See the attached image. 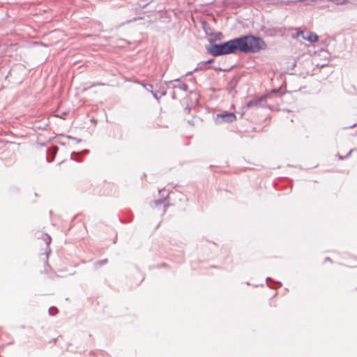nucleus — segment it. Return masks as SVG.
<instances>
[{"instance_id":"obj_3","label":"nucleus","mask_w":357,"mask_h":357,"mask_svg":"<svg viewBox=\"0 0 357 357\" xmlns=\"http://www.w3.org/2000/svg\"><path fill=\"white\" fill-rule=\"evenodd\" d=\"M206 50L214 56L223 55V43L211 44L206 46Z\"/></svg>"},{"instance_id":"obj_20","label":"nucleus","mask_w":357,"mask_h":357,"mask_svg":"<svg viewBox=\"0 0 357 357\" xmlns=\"http://www.w3.org/2000/svg\"><path fill=\"white\" fill-rule=\"evenodd\" d=\"M47 161H48V162H51V161H52V160H49V159H48V158H47Z\"/></svg>"},{"instance_id":"obj_8","label":"nucleus","mask_w":357,"mask_h":357,"mask_svg":"<svg viewBox=\"0 0 357 357\" xmlns=\"http://www.w3.org/2000/svg\"><path fill=\"white\" fill-rule=\"evenodd\" d=\"M223 119V114H218L215 117V123L217 124H220L222 123V120Z\"/></svg>"},{"instance_id":"obj_12","label":"nucleus","mask_w":357,"mask_h":357,"mask_svg":"<svg viewBox=\"0 0 357 357\" xmlns=\"http://www.w3.org/2000/svg\"><path fill=\"white\" fill-rule=\"evenodd\" d=\"M67 137L68 139H73L74 140L75 142H76L77 143H79L81 142V139H77L76 137H72V136H67Z\"/></svg>"},{"instance_id":"obj_16","label":"nucleus","mask_w":357,"mask_h":357,"mask_svg":"<svg viewBox=\"0 0 357 357\" xmlns=\"http://www.w3.org/2000/svg\"><path fill=\"white\" fill-rule=\"evenodd\" d=\"M47 238H48V242L47 243L49 244L51 241V238L50 236H47Z\"/></svg>"},{"instance_id":"obj_18","label":"nucleus","mask_w":357,"mask_h":357,"mask_svg":"<svg viewBox=\"0 0 357 357\" xmlns=\"http://www.w3.org/2000/svg\"><path fill=\"white\" fill-rule=\"evenodd\" d=\"M166 94V92L165 91H163L161 93V96H165Z\"/></svg>"},{"instance_id":"obj_19","label":"nucleus","mask_w":357,"mask_h":357,"mask_svg":"<svg viewBox=\"0 0 357 357\" xmlns=\"http://www.w3.org/2000/svg\"><path fill=\"white\" fill-rule=\"evenodd\" d=\"M146 5L147 4H145V5H143V6L139 5V6L142 7V8H145Z\"/></svg>"},{"instance_id":"obj_11","label":"nucleus","mask_w":357,"mask_h":357,"mask_svg":"<svg viewBox=\"0 0 357 357\" xmlns=\"http://www.w3.org/2000/svg\"><path fill=\"white\" fill-rule=\"evenodd\" d=\"M305 33L304 31H298L297 32L296 35V36H293L294 38H296V37H299V36H302V38H303V36H305Z\"/></svg>"},{"instance_id":"obj_10","label":"nucleus","mask_w":357,"mask_h":357,"mask_svg":"<svg viewBox=\"0 0 357 357\" xmlns=\"http://www.w3.org/2000/svg\"><path fill=\"white\" fill-rule=\"evenodd\" d=\"M332 2H334L337 4H343L346 3V0H330Z\"/></svg>"},{"instance_id":"obj_6","label":"nucleus","mask_w":357,"mask_h":357,"mask_svg":"<svg viewBox=\"0 0 357 357\" xmlns=\"http://www.w3.org/2000/svg\"><path fill=\"white\" fill-rule=\"evenodd\" d=\"M236 119V115L233 112H225V122H233Z\"/></svg>"},{"instance_id":"obj_2","label":"nucleus","mask_w":357,"mask_h":357,"mask_svg":"<svg viewBox=\"0 0 357 357\" xmlns=\"http://www.w3.org/2000/svg\"><path fill=\"white\" fill-rule=\"evenodd\" d=\"M273 93H278V90L274 89L261 97L254 98L246 104V108L265 107L267 100L270 98Z\"/></svg>"},{"instance_id":"obj_15","label":"nucleus","mask_w":357,"mask_h":357,"mask_svg":"<svg viewBox=\"0 0 357 357\" xmlns=\"http://www.w3.org/2000/svg\"><path fill=\"white\" fill-rule=\"evenodd\" d=\"M153 96V97L156 99V100H159V97L158 96V93L156 92H154L153 91V93H151Z\"/></svg>"},{"instance_id":"obj_9","label":"nucleus","mask_w":357,"mask_h":357,"mask_svg":"<svg viewBox=\"0 0 357 357\" xmlns=\"http://www.w3.org/2000/svg\"><path fill=\"white\" fill-rule=\"evenodd\" d=\"M57 311V309L56 307H50L49 309V313L51 314V315H54L55 313Z\"/></svg>"},{"instance_id":"obj_1","label":"nucleus","mask_w":357,"mask_h":357,"mask_svg":"<svg viewBox=\"0 0 357 357\" xmlns=\"http://www.w3.org/2000/svg\"><path fill=\"white\" fill-rule=\"evenodd\" d=\"M266 48V45L263 39L248 35L225 43V54L237 52L256 53Z\"/></svg>"},{"instance_id":"obj_4","label":"nucleus","mask_w":357,"mask_h":357,"mask_svg":"<svg viewBox=\"0 0 357 357\" xmlns=\"http://www.w3.org/2000/svg\"><path fill=\"white\" fill-rule=\"evenodd\" d=\"M214 61H215L214 59H209V60H208L206 61L200 62L198 64V68L200 69V70H206V69H208L209 68H213L215 70H218V71L223 70V69L220 66H218V65L212 66L211 67L208 66V64H211V63H214Z\"/></svg>"},{"instance_id":"obj_14","label":"nucleus","mask_w":357,"mask_h":357,"mask_svg":"<svg viewBox=\"0 0 357 357\" xmlns=\"http://www.w3.org/2000/svg\"><path fill=\"white\" fill-rule=\"evenodd\" d=\"M107 262V259H103V260L98 261L96 264L98 265H103V264H106Z\"/></svg>"},{"instance_id":"obj_13","label":"nucleus","mask_w":357,"mask_h":357,"mask_svg":"<svg viewBox=\"0 0 357 357\" xmlns=\"http://www.w3.org/2000/svg\"><path fill=\"white\" fill-rule=\"evenodd\" d=\"M142 17H134L133 19L132 20H128L127 21V23H130L131 22H136L137 20H142Z\"/></svg>"},{"instance_id":"obj_17","label":"nucleus","mask_w":357,"mask_h":357,"mask_svg":"<svg viewBox=\"0 0 357 357\" xmlns=\"http://www.w3.org/2000/svg\"><path fill=\"white\" fill-rule=\"evenodd\" d=\"M349 1L352 3H357V0H349Z\"/></svg>"},{"instance_id":"obj_5","label":"nucleus","mask_w":357,"mask_h":357,"mask_svg":"<svg viewBox=\"0 0 357 357\" xmlns=\"http://www.w3.org/2000/svg\"><path fill=\"white\" fill-rule=\"evenodd\" d=\"M303 39L312 43H314L318 41L319 36L317 34L313 32H307L305 36H303Z\"/></svg>"},{"instance_id":"obj_7","label":"nucleus","mask_w":357,"mask_h":357,"mask_svg":"<svg viewBox=\"0 0 357 357\" xmlns=\"http://www.w3.org/2000/svg\"><path fill=\"white\" fill-rule=\"evenodd\" d=\"M142 86L146 89L148 91L151 92V93H153V84H142Z\"/></svg>"}]
</instances>
